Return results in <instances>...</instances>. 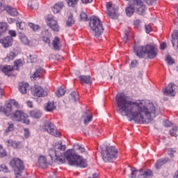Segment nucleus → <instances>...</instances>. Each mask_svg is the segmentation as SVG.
<instances>
[{"label":"nucleus","mask_w":178,"mask_h":178,"mask_svg":"<svg viewBox=\"0 0 178 178\" xmlns=\"http://www.w3.org/2000/svg\"><path fill=\"white\" fill-rule=\"evenodd\" d=\"M53 48H54L56 51L60 49V40L59 39V37L54 38V40H53Z\"/></svg>","instance_id":"cd10ccee"},{"label":"nucleus","mask_w":178,"mask_h":178,"mask_svg":"<svg viewBox=\"0 0 178 178\" xmlns=\"http://www.w3.org/2000/svg\"><path fill=\"white\" fill-rule=\"evenodd\" d=\"M24 134L25 138H29L30 137V130L27 128L24 129Z\"/></svg>","instance_id":"09e8293b"},{"label":"nucleus","mask_w":178,"mask_h":178,"mask_svg":"<svg viewBox=\"0 0 178 178\" xmlns=\"http://www.w3.org/2000/svg\"><path fill=\"white\" fill-rule=\"evenodd\" d=\"M43 131H47L49 134L54 136V137H60V132L58 131L56 127L50 121H46L43 126Z\"/></svg>","instance_id":"9d476101"},{"label":"nucleus","mask_w":178,"mask_h":178,"mask_svg":"<svg viewBox=\"0 0 178 178\" xmlns=\"http://www.w3.org/2000/svg\"><path fill=\"white\" fill-rule=\"evenodd\" d=\"M92 178H99V177H98V174L97 173H94L92 175Z\"/></svg>","instance_id":"774afa93"},{"label":"nucleus","mask_w":178,"mask_h":178,"mask_svg":"<svg viewBox=\"0 0 178 178\" xmlns=\"http://www.w3.org/2000/svg\"><path fill=\"white\" fill-rule=\"evenodd\" d=\"M71 97L72 99H74V101L75 102L77 101V99H79V97L77 96V92H76L75 91L71 92Z\"/></svg>","instance_id":"3c124183"},{"label":"nucleus","mask_w":178,"mask_h":178,"mask_svg":"<svg viewBox=\"0 0 178 178\" xmlns=\"http://www.w3.org/2000/svg\"><path fill=\"white\" fill-rule=\"evenodd\" d=\"M169 162V159L165 158L160 160H158L155 164L156 169H161L165 163H168Z\"/></svg>","instance_id":"b1692460"},{"label":"nucleus","mask_w":178,"mask_h":178,"mask_svg":"<svg viewBox=\"0 0 178 178\" xmlns=\"http://www.w3.org/2000/svg\"><path fill=\"white\" fill-rule=\"evenodd\" d=\"M166 48V43L165 42H163L161 44V49H162L163 51V49H165Z\"/></svg>","instance_id":"0e129e2a"},{"label":"nucleus","mask_w":178,"mask_h":178,"mask_svg":"<svg viewBox=\"0 0 178 178\" xmlns=\"http://www.w3.org/2000/svg\"><path fill=\"white\" fill-rule=\"evenodd\" d=\"M80 18H81V20H83V22H88V16L84 12L81 13Z\"/></svg>","instance_id":"a19ab883"},{"label":"nucleus","mask_w":178,"mask_h":178,"mask_svg":"<svg viewBox=\"0 0 178 178\" xmlns=\"http://www.w3.org/2000/svg\"><path fill=\"white\" fill-rule=\"evenodd\" d=\"M145 31L147 34H149L151 33L152 28L151 27V25L147 24L145 26Z\"/></svg>","instance_id":"5fc2aeb1"},{"label":"nucleus","mask_w":178,"mask_h":178,"mask_svg":"<svg viewBox=\"0 0 178 178\" xmlns=\"http://www.w3.org/2000/svg\"><path fill=\"white\" fill-rule=\"evenodd\" d=\"M90 27L92 34L96 38H99L104 33V26L102 22L98 17H93L90 22Z\"/></svg>","instance_id":"20e7f679"},{"label":"nucleus","mask_w":178,"mask_h":178,"mask_svg":"<svg viewBox=\"0 0 178 178\" xmlns=\"http://www.w3.org/2000/svg\"><path fill=\"white\" fill-rule=\"evenodd\" d=\"M68 6H74V5H77L79 0H65Z\"/></svg>","instance_id":"58836bf2"},{"label":"nucleus","mask_w":178,"mask_h":178,"mask_svg":"<svg viewBox=\"0 0 178 178\" xmlns=\"http://www.w3.org/2000/svg\"><path fill=\"white\" fill-rule=\"evenodd\" d=\"M104 162H113L118 158V149L113 146L106 147L104 152L102 153Z\"/></svg>","instance_id":"39448f33"},{"label":"nucleus","mask_w":178,"mask_h":178,"mask_svg":"<svg viewBox=\"0 0 178 178\" xmlns=\"http://www.w3.org/2000/svg\"><path fill=\"white\" fill-rule=\"evenodd\" d=\"M0 172H4L5 173H8V172H9V168H8V166H6V165L1 164L0 165Z\"/></svg>","instance_id":"79ce46f5"},{"label":"nucleus","mask_w":178,"mask_h":178,"mask_svg":"<svg viewBox=\"0 0 178 178\" xmlns=\"http://www.w3.org/2000/svg\"><path fill=\"white\" fill-rule=\"evenodd\" d=\"M137 65H138V61H137V60H134L131 62L130 67L134 68L136 66H137Z\"/></svg>","instance_id":"6e6d98bb"},{"label":"nucleus","mask_w":178,"mask_h":178,"mask_svg":"<svg viewBox=\"0 0 178 178\" xmlns=\"http://www.w3.org/2000/svg\"><path fill=\"white\" fill-rule=\"evenodd\" d=\"M79 79L82 84H91L92 79L90 75H80Z\"/></svg>","instance_id":"aec40b11"},{"label":"nucleus","mask_w":178,"mask_h":178,"mask_svg":"<svg viewBox=\"0 0 178 178\" xmlns=\"http://www.w3.org/2000/svg\"><path fill=\"white\" fill-rule=\"evenodd\" d=\"M128 40H129V32H126L124 38H122V41H124V44H126Z\"/></svg>","instance_id":"4d7b16f0"},{"label":"nucleus","mask_w":178,"mask_h":178,"mask_svg":"<svg viewBox=\"0 0 178 178\" xmlns=\"http://www.w3.org/2000/svg\"><path fill=\"white\" fill-rule=\"evenodd\" d=\"M6 58L7 59H8V60H13V59L16 58V53L11 51L8 54H7Z\"/></svg>","instance_id":"4c0bfd02"},{"label":"nucleus","mask_w":178,"mask_h":178,"mask_svg":"<svg viewBox=\"0 0 178 178\" xmlns=\"http://www.w3.org/2000/svg\"><path fill=\"white\" fill-rule=\"evenodd\" d=\"M147 5H155L156 3V0H143Z\"/></svg>","instance_id":"864d4df0"},{"label":"nucleus","mask_w":178,"mask_h":178,"mask_svg":"<svg viewBox=\"0 0 178 178\" xmlns=\"http://www.w3.org/2000/svg\"><path fill=\"white\" fill-rule=\"evenodd\" d=\"M170 134L172 137H177V127H174L170 131Z\"/></svg>","instance_id":"ea45409f"},{"label":"nucleus","mask_w":178,"mask_h":178,"mask_svg":"<svg viewBox=\"0 0 178 178\" xmlns=\"http://www.w3.org/2000/svg\"><path fill=\"white\" fill-rule=\"evenodd\" d=\"M47 26H49L53 31H59V30H60V27L58 24V21L55 19V17H54V15L47 16Z\"/></svg>","instance_id":"9b49d317"},{"label":"nucleus","mask_w":178,"mask_h":178,"mask_svg":"<svg viewBox=\"0 0 178 178\" xmlns=\"http://www.w3.org/2000/svg\"><path fill=\"white\" fill-rule=\"evenodd\" d=\"M8 34H10V35L12 37H16L17 34H16V31H15L14 30H10L8 31Z\"/></svg>","instance_id":"bf43d9fd"},{"label":"nucleus","mask_w":178,"mask_h":178,"mask_svg":"<svg viewBox=\"0 0 178 178\" xmlns=\"http://www.w3.org/2000/svg\"><path fill=\"white\" fill-rule=\"evenodd\" d=\"M10 165L14 169L16 177H17V176H20L22 172L24 170V163L17 157L13 159L10 162Z\"/></svg>","instance_id":"0eeeda50"},{"label":"nucleus","mask_w":178,"mask_h":178,"mask_svg":"<svg viewBox=\"0 0 178 178\" xmlns=\"http://www.w3.org/2000/svg\"><path fill=\"white\" fill-rule=\"evenodd\" d=\"M81 1L82 2V3H83L84 5H87L88 3H91V2H92V0H81Z\"/></svg>","instance_id":"052dcab7"},{"label":"nucleus","mask_w":178,"mask_h":178,"mask_svg":"<svg viewBox=\"0 0 178 178\" xmlns=\"http://www.w3.org/2000/svg\"><path fill=\"white\" fill-rule=\"evenodd\" d=\"M8 30V23L0 22V33H5Z\"/></svg>","instance_id":"c9c22d12"},{"label":"nucleus","mask_w":178,"mask_h":178,"mask_svg":"<svg viewBox=\"0 0 178 178\" xmlns=\"http://www.w3.org/2000/svg\"><path fill=\"white\" fill-rule=\"evenodd\" d=\"M6 143L8 147H13V148H22V147H23L22 142H17L12 139L7 140Z\"/></svg>","instance_id":"a211bd4d"},{"label":"nucleus","mask_w":178,"mask_h":178,"mask_svg":"<svg viewBox=\"0 0 178 178\" xmlns=\"http://www.w3.org/2000/svg\"><path fill=\"white\" fill-rule=\"evenodd\" d=\"M29 26L31 29H32V30H33V31H37V30H38V29H40V26L35 25L33 23H29Z\"/></svg>","instance_id":"de8ad7c7"},{"label":"nucleus","mask_w":178,"mask_h":178,"mask_svg":"<svg viewBox=\"0 0 178 178\" xmlns=\"http://www.w3.org/2000/svg\"><path fill=\"white\" fill-rule=\"evenodd\" d=\"M19 91L22 94H27V92L30 90V86L27 83H19L18 86Z\"/></svg>","instance_id":"f3484780"},{"label":"nucleus","mask_w":178,"mask_h":178,"mask_svg":"<svg viewBox=\"0 0 178 178\" xmlns=\"http://www.w3.org/2000/svg\"><path fill=\"white\" fill-rule=\"evenodd\" d=\"M44 72V68L41 67H38L33 74L31 76V80H35V79L41 77Z\"/></svg>","instance_id":"412c9836"},{"label":"nucleus","mask_w":178,"mask_h":178,"mask_svg":"<svg viewBox=\"0 0 178 178\" xmlns=\"http://www.w3.org/2000/svg\"><path fill=\"white\" fill-rule=\"evenodd\" d=\"M175 152H176V150H175V149L169 148L168 149V155H170V156H171V158L174 156Z\"/></svg>","instance_id":"8fccbe9b"},{"label":"nucleus","mask_w":178,"mask_h":178,"mask_svg":"<svg viewBox=\"0 0 178 178\" xmlns=\"http://www.w3.org/2000/svg\"><path fill=\"white\" fill-rule=\"evenodd\" d=\"M19 38L22 44H24V45H29V44H30V41L25 35H22L19 36Z\"/></svg>","instance_id":"e433bc0d"},{"label":"nucleus","mask_w":178,"mask_h":178,"mask_svg":"<svg viewBox=\"0 0 178 178\" xmlns=\"http://www.w3.org/2000/svg\"><path fill=\"white\" fill-rule=\"evenodd\" d=\"M11 118L14 122H20L24 124H30V120L29 119V115L24 113L23 111H16L11 114Z\"/></svg>","instance_id":"423d86ee"},{"label":"nucleus","mask_w":178,"mask_h":178,"mask_svg":"<svg viewBox=\"0 0 178 178\" xmlns=\"http://www.w3.org/2000/svg\"><path fill=\"white\" fill-rule=\"evenodd\" d=\"M31 94L34 95V97H38V98H41L42 97H47L48 94L47 92L44 90V88L41 86H34L31 88Z\"/></svg>","instance_id":"f8f14e48"},{"label":"nucleus","mask_w":178,"mask_h":178,"mask_svg":"<svg viewBox=\"0 0 178 178\" xmlns=\"http://www.w3.org/2000/svg\"><path fill=\"white\" fill-rule=\"evenodd\" d=\"M14 126L12 122H8V127L6 129V133H10V131H13Z\"/></svg>","instance_id":"49530a36"},{"label":"nucleus","mask_w":178,"mask_h":178,"mask_svg":"<svg viewBox=\"0 0 178 178\" xmlns=\"http://www.w3.org/2000/svg\"><path fill=\"white\" fill-rule=\"evenodd\" d=\"M44 109L47 111V112H52V111H55V109H56L55 103L53 102H49L44 107Z\"/></svg>","instance_id":"bb28decb"},{"label":"nucleus","mask_w":178,"mask_h":178,"mask_svg":"<svg viewBox=\"0 0 178 178\" xmlns=\"http://www.w3.org/2000/svg\"><path fill=\"white\" fill-rule=\"evenodd\" d=\"M83 118H85L83 120L84 124H88L90 122H92V115L90 114V111L85 112Z\"/></svg>","instance_id":"4be33fe9"},{"label":"nucleus","mask_w":178,"mask_h":178,"mask_svg":"<svg viewBox=\"0 0 178 178\" xmlns=\"http://www.w3.org/2000/svg\"><path fill=\"white\" fill-rule=\"evenodd\" d=\"M171 124H172V122L168 120L164 122L165 127H170Z\"/></svg>","instance_id":"680f3d73"},{"label":"nucleus","mask_w":178,"mask_h":178,"mask_svg":"<svg viewBox=\"0 0 178 178\" xmlns=\"http://www.w3.org/2000/svg\"><path fill=\"white\" fill-rule=\"evenodd\" d=\"M65 149H66V145H63L62 141H58L55 143L53 149H49V156L51 161L57 163H65L67 160L70 166H76V168L88 166L86 159L73 152V150L69 149L65 152Z\"/></svg>","instance_id":"f03ea898"},{"label":"nucleus","mask_w":178,"mask_h":178,"mask_svg":"<svg viewBox=\"0 0 178 178\" xmlns=\"http://www.w3.org/2000/svg\"><path fill=\"white\" fill-rule=\"evenodd\" d=\"M134 5L136 6V9L138 15H144L145 10H147V7L144 6V3L140 0H135L134 1Z\"/></svg>","instance_id":"ddd939ff"},{"label":"nucleus","mask_w":178,"mask_h":178,"mask_svg":"<svg viewBox=\"0 0 178 178\" xmlns=\"http://www.w3.org/2000/svg\"><path fill=\"white\" fill-rule=\"evenodd\" d=\"M74 19H73V15L70 14V15L68 17V19L66 22L67 26V27H72L73 24H74Z\"/></svg>","instance_id":"f704fd0d"},{"label":"nucleus","mask_w":178,"mask_h":178,"mask_svg":"<svg viewBox=\"0 0 178 178\" xmlns=\"http://www.w3.org/2000/svg\"><path fill=\"white\" fill-rule=\"evenodd\" d=\"M11 101V104L12 105H13L14 106H19V103L15 100H10Z\"/></svg>","instance_id":"e2e57ef3"},{"label":"nucleus","mask_w":178,"mask_h":178,"mask_svg":"<svg viewBox=\"0 0 178 178\" xmlns=\"http://www.w3.org/2000/svg\"><path fill=\"white\" fill-rule=\"evenodd\" d=\"M24 65L23 63V60L22 59L16 60L14 62V65L13 66L14 70H20V67H22Z\"/></svg>","instance_id":"c85d7f7f"},{"label":"nucleus","mask_w":178,"mask_h":178,"mask_svg":"<svg viewBox=\"0 0 178 178\" xmlns=\"http://www.w3.org/2000/svg\"><path fill=\"white\" fill-rule=\"evenodd\" d=\"M30 116L34 119H40L42 116V113L39 110H32L30 111Z\"/></svg>","instance_id":"a878e982"},{"label":"nucleus","mask_w":178,"mask_h":178,"mask_svg":"<svg viewBox=\"0 0 178 178\" xmlns=\"http://www.w3.org/2000/svg\"><path fill=\"white\" fill-rule=\"evenodd\" d=\"M13 111V105L12 104V102H8L6 104L5 107H1V112L6 115V116L12 115V111Z\"/></svg>","instance_id":"4468645a"},{"label":"nucleus","mask_w":178,"mask_h":178,"mask_svg":"<svg viewBox=\"0 0 178 178\" xmlns=\"http://www.w3.org/2000/svg\"><path fill=\"white\" fill-rule=\"evenodd\" d=\"M28 6L31 9H34V10H37L38 9V2L35 1H29Z\"/></svg>","instance_id":"473e14b6"},{"label":"nucleus","mask_w":178,"mask_h":178,"mask_svg":"<svg viewBox=\"0 0 178 178\" xmlns=\"http://www.w3.org/2000/svg\"><path fill=\"white\" fill-rule=\"evenodd\" d=\"M65 92H66V90H65L63 88H58V89L56 92V95L58 98H60V97H63V95H65Z\"/></svg>","instance_id":"72a5a7b5"},{"label":"nucleus","mask_w":178,"mask_h":178,"mask_svg":"<svg viewBox=\"0 0 178 178\" xmlns=\"http://www.w3.org/2000/svg\"><path fill=\"white\" fill-rule=\"evenodd\" d=\"M46 34L47 36L42 37V41L44 42V44H48L49 45L51 44V40L49 39V32L48 31V29H45L44 31H42V34Z\"/></svg>","instance_id":"c756f323"},{"label":"nucleus","mask_w":178,"mask_h":178,"mask_svg":"<svg viewBox=\"0 0 178 178\" xmlns=\"http://www.w3.org/2000/svg\"><path fill=\"white\" fill-rule=\"evenodd\" d=\"M3 156H6V150L3 149L2 145H0V158H3Z\"/></svg>","instance_id":"c03bdc74"},{"label":"nucleus","mask_w":178,"mask_h":178,"mask_svg":"<svg viewBox=\"0 0 178 178\" xmlns=\"http://www.w3.org/2000/svg\"><path fill=\"white\" fill-rule=\"evenodd\" d=\"M106 14L111 19H118L119 17V8L111 2L106 3Z\"/></svg>","instance_id":"1a4fd4ad"},{"label":"nucleus","mask_w":178,"mask_h":178,"mask_svg":"<svg viewBox=\"0 0 178 178\" xmlns=\"http://www.w3.org/2000/svg\"><path fill=\"white\" fill-rule=\"evenodd\" d=\"M125 12L127 15H128L129 17L133 16V14L134 13V6L129 5V6L126 8Z\"/></svg>","instance_id":"2f4dec72"},{"label":"nucleus","mask_w":178,"mask_h":178,"mask_svg":"<svg viewBox=\"0 0 178 178\" xmlns=\"http://www.w3.org/2000/svg\"><path fill=\"white\" fill-rule=\"evenodd\" d=\"M165 60L167 62V63H168V65H173V63H175V60H173V58H172V57L170 56H167L165 58Z\"/></svg>","instance_id":"a18cd8bd"},{"label":"nucleus","mask_w":178,"mask_h":178,"mask_svg":"<svg viewBox=\"0 0 178 178\" xmlns=\"http://www.w3.org/2000/svg\"><path fill=\"white\" fill-rule=\"evenodd\" d=\"M1 70L6 76H10V72H13L14 70L12 65H4Z\"/></svg>","instance_id":"393cba45"},{"label":"nucleus","mask_w":178,"mask_h":178,"mask_svg":"<svg viewBox=\"0 0 178 178\" xmlns=\"http://www.w3.org/2000/svg\"><path fill=\"white\" fill-rule=\"evenodd\" d=\"M140 24H141V20L140 19H136L134 21V26H136V27H139Z\"/></svg>","instance_id":"13d9d810"},{"label":"nucleus","mask_w":178,"mask_h":178,"mask_svg":"<svg viewBox=\"0 0 178 178\" xmlns=\"http://www.w3.org/2000/svg\"><path fill=\"white\" fill-rule=\"evenodd\" d=\"M28 61L31 62V63H35V62H37V56H31V55H30L28 57Z\"/></svg>","instance_id":"37998d69"},{"label":"nucleus","mask_w":178,"mask_h":178,"mask_svg":"<svg viewBox=\"0 0 178 178\" xmlns=\"http://www.w3.org/2000/svg\"><path fill=\"white\" fill-rule=\"evenodd\" d=\"M26 104L28 105V106H29V108H33V102H30V101H28V102H26Z\"/></svg>","instance_id":"69168bd1"},{"label":"nucleus","mask_w":178,"mask_h":178,"mask_svg":"<svg viewBox=\"0 0 178 178\" xmlns=\"http://www.w3.org/2000/svg\"><path fill=\"white\" fill-rule=\"evenodd\" d=\"M62 8H63V3L59 2L54 5V7L52 8L54 13H59L60 10H62Z\"/></svg>","instance_id":"7c9ffc66"},{"label":"nucleus","mask_w":178,"mask_h":178,"mask_svg":"<svg viewBox=\"0 0 178 178\" xmlns=\"http://www.w3.org/2000/svg\"><path fill=\"white\" fill-rule=\"evenodd\" d=\"M12 41H13L12 37L6 36L1 39L0 44H1L4 48H9V47L12 45Z\"/></svg>","instance_id":"dca6fc26"},{"label":"nucleus","mask_w":178,"mask_h":178,"mask_svg":"<svg viewBox=\"0 0 178 178\" xmlns=\"http://www.w3.org/2000/svg\"><path fill=\"white\" fill-rule=\"evenodd\" d=\"M115 102L118 113L131 118V120L139 124H148L156 116L158 107L154 103L144 100L132 101L123 93L116 95Z\"/></svg>","instance_id":"f257e3e1"},{"label":"nucleus","mask_w":178,"mask_h":178,"mask_svg":"<svg viewBox=\"0 0 178 178\" xmlns=\"http://www.w3.org/2000/svg\"><path fill=\"white\" fill-rule=\"evenodd\" d=\"M4 9L7 11L8 15H10V16H17V15H19V13L16 8H13L9 6L5 7Z\"/></svg>","instance_id":"5701e85b"},{"label":"nucleus","mask_w":178,"mask_h":178,"mask_svg":"<svg viewBox=\"0 0 178 178\" xmlns=\"http://www.w3.org/2000/svg\"><path fill=\"white\" fill-rule=\"evenodd\" d=\"M47 165L48 161H47V158L44 156H40L37 163V166L44 169V168H47Z\"/></svg>","instance_id":"6ab92c4d"},{"label":"nucleus","mask_w":178,"mask_h":178,"mask_svg":"<svg viewBox=\"0 0 178 178\" xmlns=\"http://www.w3.org/2000/svg\"><path fill=\"white\" fill-rule=\"evenodd\" d=\"M79 149H80L81 152H86V149L83 146H79Z\"/></svg>","instance_id":"338daca9"},{"label":"nucleus","mask_w":178,"mask_h":178,"mask_svg":"<svg viewBox=\"0 0 178 178\" xmlns=\"http://www.w3.org/2000/svg\"><path fill=\"white\" fill-rule=\"evenodd\" d=\"M131 178H136L138 175V178H152V171L151 170H144L143 169L138 171L135 168H131Z\"/></svg>","instance_id":"6e6552de"},{"label":"nucleus","mask_w":178,"mask_h":178,"mask_svg":"<svg viewBox=\"0 0 178 178\" xmlns=\"http://www.w3.org/2000/svg\"><path fill=\"white\" fill-rule=\"evenodd\" d=\"M165 95L175 97L176 95V88L174 83H170L164 90Z\"/></svg>","instance_id":"2eb2a0df"},{"label":"nucleus","mask_w":178,"mask_h":178,"mask_svg":"<svg viewBox=\"0 0 178 178\" xmlns=\"http://www.w3.org/2000/svg\"><path fill=\"white\" fill-rule=\"evenodd\" d=\"M24 22H17V27L19 29V30H24Z\"/></svg>","instance_id":"603ef678"},{"label":"nucleus","mask_w":178,"mask_h":178,"mask_svg":"<svg viewBox=\"0 0 178 178\" xmlns=\"http://www.w3.org/2000/svg\"><path fill=\"white\" fill-rule=\"evenodd\" d=\"M134 50L138 58L154 59L156 58V55H158V47L155 44L135 47Z\"/></svg>","instance_id":"7ed1b4c3"}]
</instances>
